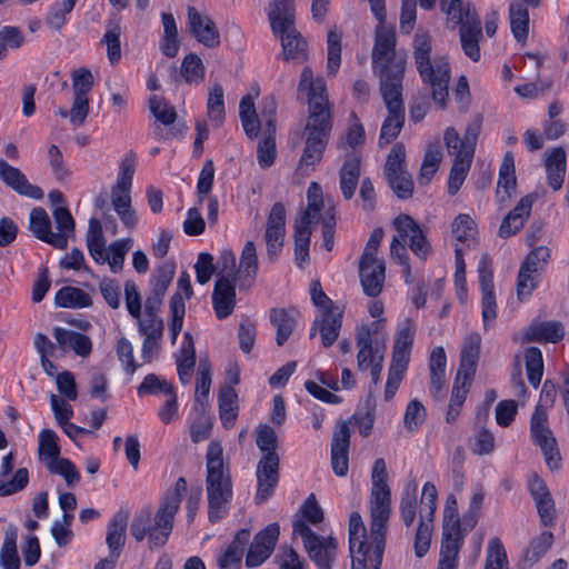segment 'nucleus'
Returning a JSON list of instances; mask_svg holds the SVG:
<instances>
[{"instance_id":"nucleus-6","label":"nucleus","mask_w":569,"mask_h":569,"mask_svg":"<svg viewBox=\"0 0 569 569\" xmlns=\"http://www.w3.org/2000/svg\"><path fill=\"white\" fill-rule=\"evenodd\" d=\"M372 488L370 493V538L377 556L373 569H378L381 562L385 533L391 513V492L387 483V470L383 459H377L372 469Z\"/></svg>"},{"instance_id":"nucleus-45","label":"nucleus","mask_w":569,"mask_h":569,"mask_svg":"<svg viewBox=\"0 0 569 569\" xmlns=\"http://www.w3.org/2000/svg\"><path fill=\"white\" fill-rule=\"evenodd\" d=\"M250 538V533L248 530H241L237 533L233 541L228 546L224 552L218 558V567L219 569H239L241 559L243 556V550L248 540Z\"/></svg>"},{"instance_id":"nucleus-1","label":"nucleus","mask_w":569,"mask_h":569,"mask_svg":"<svg viewBox=\"0 0 569 569\" xmlns=\"http://www.w3.org/2000/svg\"><path fill=\"white\" fill-rule=\"evenodd\" d=\"M298 91L307 98L309 116L305 128L306 144L297 174L307 177L322 158L331 129L330 109L326 81L322 77L315 76L310 67L303 68Z\"/></svg>"},{"instance_id":"nucleus-39","label":"nucleus","mask_w":569,"mask_h":569,"mask_svg":"<svg viewBox=\"0 0 569 569\" xmlns=\"http://www.w3.org/2000/svg\"><path fill=\"white\" fill-rule=\"evenodd\" d=\"M565 336V328L558 321H535L525 332L527 341L557 343Z\"/></svg>"},{"instance_id":"nucleus-59","label":"nucleus","mask_w":569,"mask_h":569,"mask_svg":"<svg viewBox=\"0 0 569 569\" xmlns=\"http://www.w3.org/2000/svg\"><path fill=\"white\" fill-rule=\"evenodd\" d=\"M526 369L529 382L537 388L543 375V361L540 349L531 347L525 352Z\"/></svg>"},{"instance_id":"nucleus-16","label":"nucleus","mask_w":569,"mask_h":569,"mask_svg":"<svg viewBox=\"0 0 569 569\" xmlns=\"http://www.w3.org/2000/svg\"><path fill=\"white\" fill-rule=\"evenodd\" d=\"M277 102L272 97L262 101L259 116L257 114L253 97L244 96L239 104V116L242 127L249 137H257L260 129L268 128V131H276L274 114Z\"/></svg>"},{"instance_id":"nucleus-44","label":"nucleus","mask_w":569,"mask_h":569,"mask_svg":"<svg viewBox=\"0 0 569 569\" xmlns=\"http://www.w3.org/2000/svg\"><path fill=\"white\" fill-rule=\"evenodd\" d=\"M86 240L91 258L97 263H106V261L109 259V248H106L102 227L98 219H90Z\"/></svg>"},{"instance_id":"nucleus-36","label":"nucleus","mask_w":569,"mask_h":569,"mask_svg":"<svg viewBox=\"0 0 569 569\" xmlns=\"http://www.w3.org/2000/svg\"><path fill=\"white\" fill-rule=\"evenodd\" d=\"M258 273V256L257 248L253 241H247L242 248L239 269L238 281L240 288H250Z\"/></svg>"},{"instance_id":"nucleus-12","label":"nucleus","mask_w":569,"mask_h":569,"mask_svg":"<svg viewBox=\"0 0 569 569\" xmlns=\"http://www.w3.org/2000/svg\"><path fill=\"white\" fill-rule=\"evenodd\" d=\"M383 231L376 229L371 233L359 262V276L366 295L377 297L385 281V263L377 258Z\"/></svg>"},{"instance_id":"nucleus-64","label":"nucleus","mask_w":569,"mask_h":569,"mask_svg":"<svg viewBox=\"0 0 569 569\" xmlns=\"http://www.w3.org/2000/svg\"><path fill=\"white\" fill-rule=\"evenodd\" d=\"M485 569H509L507 553L499 538H492L488 542Z\"/></svg>"},{"instance_id":"nucleus-26","label":"nucleus","mask_w":569,"mask_h":569,"mask_svg":"<svg viewBox=\"0 0 569 569\" xmlns=\"http://www.w3.org/2000/svg\"><path fill=\"white\" fill-rule=\"evenodd\" d=\"M350 445V429L346 421L337 423L331 441V466L338 477L348 472V450Z\"/></svg>"},{"instance_id":"nucleus-4","label":"nucleus","mask_w":569,"mask_h":569,"mask_svg":"<svg viewBox=\"0 0 569 569\" xmlns=\"http://www.w3.org/2000/svg\"><path fill=\"white\" fill-rule=\"evenodd\" d=\"M186 491L187 481L181 477L176 481L173 489L164 496L153 517L147 510L136 515L130 526L132 537L137 541L148 538L150 548L164 546L173 529V520Z\"/></svg>"},{"instance_id":"nucleus-46","label":"nucleus","mask_w":569,"mask_h":569,"mask_svg":"<svg viewBox=\"0 0 569 569\" xmlns=\"http://www.w3.org/2000/svg\"><path fill=\"white\" fill-rule=\"evenodd\" d=\"M58 440V435L51 429H42L38 435V457L46 468L61 458Z\"/></svg>"},{"instance_id":"nucleus-30","label":"nucleus","mask_w":569,"mask_h":569,"mask_svg":"<svg viewBox=\"0 0 569 569\" xmlns=\"http://www.w3.org/2000/svg\"><path fill=\"white\" fill-rule=\"evenodd\" d=\"M529 490L542 523L545 526L552 525L556 517V508L545 481L537 476L531 477L529 480Z\"/></svg>"},{"instance_id":"nucleus-20","label":"nucleus","mask_w":569,"mask_h":569,"mask_svg":"<svg viewBox=\"0 0 569 569\" xmlns=\"http://www.w3.org/2000/svg\"><path fill=\"white\" fill-rule=\"evenodd\" d=\"M187 24L190 34H192L199 43L207 48H216L220 44V33L216 23L204 11L189 6L187 8Z\"/></svg>"},{"instance_id":"nucleus-28","label":"nucleus","mask_w":569,"mask_h":569,"mask_svg":"<svg viewBox=\"0 0 569 569\" xmlns=\"http://www.w3.org/2000/svg\"><path fill=\"white\" fill-rule=\"evenodd\" d=\"M0 180L20 194L32 199L43 197L41 188L31 184L20 169L12 167L2 158H0Z\"/></svg>"},{"instance_id":"nucleus-41","label":"nucleus","mask_w":569,"mask_h":569,"mask_svg":"<svg viewBox=\"0 0 569 569\" xmlns=\"http://www.w3.org/2000/svg\"><path fill=\"white\" fill-rule=\"evenodd\" d=\"M360 156L352 151L346 154L340 171V189L346 199L352 198L360 178Z\"/></svg>"},{"instance_id":"nucleus-17","label":"nucleus","mask_w":569,"mask_h":569,"mask_svg":"<svg viewBox=\"0 0 569 569\" xmlns=\"http://www.w3.org/2000/svg\"><path fill=\"white\" fill-rule=\"evenodd\" d=\"M268 20L272 33L280 39L284 49L291 52L290 39H295V3L293 0H271L268 7Z\"/></svg>"},{"instance_id":"nucleus-47","label":"nucleus","mask_w":569,"mask_h":569,"mask_svg":"<svg viewBox=\"0 0 569 569\" xmlns=\"http://www.w3.org/2000/svg\"><path fill=\"white\" fill-rule=\"evenodd\" d=\"M18 528L9 525L4 531V540L0 550V565L3 569H20L17 552Z\"/></svg>"},{"instance_id":"nucleus-29","label":"nucleus","mask_w":569,"mask_h":569,"mask_svg":"<svg viewBox=\"0 0 569 569\" xmlns=\"http://www.w3.org/2000/svg\"><path fill=\"white\" fill-rule=\"evenodd\" d=\"M533 201L535 197L532 194H527L518 201L516 207L502 220L499 228L500 237L509 238L523 228L531 213Z\"/></svg>"},{"instance_id":"nucleus-19","label":"nucleus","mask_w":569,"mask_h":569,"mask_svg":"<svg viewBox=\"0 0 569 569\" xmlns=\"http://www.w3.org/2000/svg\"><path fill=\"white\" fill-rule=\"evenodd\" d=\"M134 319L137 320L138 331L143 337L141 357L146 362H150L160 348L163 321L157 313H142Z\"/></svg>"},{"instance_id":"nucleus-34","label":"nucleus","mask_w":569,"mask_h":569,"mask_svg":"<svg viewBox=\"0 0 569 569\" xmlns=\"http://www.w3.org/2000/svg\"><path fill=\"white\" fill-rule=\"evenodd\" d=\"M441 10L447 17L448 24L453 28L472 27L473 22H480L477 13L471 9L469 3H463L461 0H442Z\"/></svg>"},{"instance_id":"nucleus-42","label":"nucleus","mask_w":569,"mask_h":569,"mask_svg":"<svg viewBox=\"0 0 569 569\" xmlns=\"http://www.w3.org/2000/svg\"><path fill=\"white\" fill-rule=\"evenodd\" d=\"M176 361L181 383L188 385L191 381L196 363V350L190 332L183 333L182 346L176 356Z\"/></svg>"},{"instance_id":"nucleus-57","label":"nucleus","mask_w":569,"mask_h":569,"mask_svg":"<svg viewBox=\"0 0 569 569\" xmlns=\"http://www.w3.org/2000/svg\"><path fill=\"white\" fill-rule=\"evenodd\" d=\"M462 520L460 519H443L442 525V543L440 550L460 551L462 546V533H461Z\"/></svg>"},{"instance_id":"nucleus-52","label":"nucleus","mask_w":569,"mask_h":569,"mask_svg":"<svg viewBox=\"0 0 569 569\" xmlns=\"http://www.w3.org/2000/svg\"><path fill=\"white\" fill-rule=\"evenodd\" d=\"M91 302V298L88 293L74 287H63L54 297V303L60 308H84L89 307Z\"/></svg>"},{"instance_id":"nucleus-55","label":"nucleus","mask_w":569,"mask_h":569,"mask_svg":"<svg viewBox=\"0 0 569 569\" xmlns=\"http://www.w3.org/2000/svg\"><path fill=\"white\" fill-rule=\"evenodd\" d=\"M459 37L465 54L472 61H478L480 59L481 23L473 22L472 27L460 28Z\"/></svg>"},{"instance_id":"nucleus-49","label":"nucleus","mask_w":569,"mask_h":569,"mask_svg":"<svg viewBox=\"0 0 569 569\" xmlns=\"http://www.w3.org/2000/svg\"><path fill=\"white\" fill-rule=\"evenodd\" d=\"M481 347V337L477 332L467 335L462 342L460 367L458 370L475 372Z\"/></svg>"},{"instance_id":"nucleus-62","label":"nucleus","mask_w":569,"mask_h":569,"mask_svg":"<svg viewBox=\"0 0 569 569\" xmlns=\"http://www.w3.org/2000/svg\"><path fill=\"white\" fill-rule=\"evenodd\" d=\"M270 319L277 328V343L281 346L292 333L295 318L283 309H273Z\"/></svg>"},{"instance_id":"nucleus-43","label":"nucleus","mask_w":569,"mask_h":569,"mask_svg":"<svg viewBox=\"0 0 569 569\" xmlns=\"http://www.w3.org/2000/svg\"><path fill=\"white\" fill-rule=\"evenodd\" d=\"M547 179L552 190L561 189L566 174V152L562 148H553L545 161Z\"/></svg>"},{"instance_id":"nucleus-60","label":"nucleus","mask_w":569,"mask_h":569,"mask_svg":"<svg viewBox=\"0 0 569 569\" xmlns=\"http://www.w3.org/2000/svg\"><path fill=\"white\" fill-rule=\"evenodd\" d=\"M77 1L61 0L53 3L46 17V23L54 30H60L66 24L67 17L73 10Z\"/></svg>"},{"instance_id":"nucleus-25","label":"nucleus","mask_w":569,"mask_h":569,"mask_svg":"<svg viewBox=\"0 0 569 569\" xmlns=\"http://www.w3.org/2000/svg\"><path fill=\"white\" fill-rule=\"evenodd\" d=\"M349 550L352 562L360 560L371 567L376 562L377 556L373 553L375 559H371V546L367 542L366 527L358 512H352L349 518Z\"/></svg>"},{"instance_id":"nucleus-10","label":"nucleus","mask_w":569,"mask_h":569,"mask_svg":"<svg viewBox=\"0 0 569 569\" xmlns=\"http://www.w3.org/2000/svg\"><path fill=\"white\" fill-rule=\"evenodd\" d=\"M137 157L127 152L120 163L116 183L111 188V204L121 222L130 230L138 224L137 212L131 207V188L136 172Z\"/></svg>"},{"instance_id":"nucleus-63","label":"nucleus","mask_w":569,"mask_h":569,"mask_svg":"<svg viewBox=\"0 0 569 569\" xmlns=\"http://www.w3.org/2000/svg\"><path fill=\"white\" fill-rule=\"evenodd\" d=\"M181 76L190 84H198L204 78L202 60L194 53L187 54L181 63Z\"/></svg>"},{"instance_id":"nucleus-40","label":"nucleus","mask_w":569,"mask_h":569,"mask_svg":"<svg viewBox=\"0 0 569 569\" xmlns=\"http://www.w3.org/2000/svg\"><path fill=\"white\" fill-rule=\"evenodd\" d=\"M53 337L63 351L73 350L78 356L87 357L92 350L90 338L80 332L64 328H56L53 330Z\"/></svg>"},{"instance_id":"nucleus-35","label":"nucleus","mask_w":569,"mask_h":569,"mask_svg":"<svg viewBox=\"0 0 569 569\" xmlns=\"http://www.w3.org/2000/svg\"><path fill=\"white\" fill-rule=\"evenodd\" d=\"M189 429L192 442L198 443L210 437L212 429V418L208 413V405L199 401L193 405L189 418Z\"/></svg>"},{"instance_id":"nucleus-9","label":"nucleus","mask_w":569,"mask_h":569,"mask_svg":"<svg viewBox=\"0 0 569 569\" xmlns=\"http://www.w3.org/2000/svg\"><path fill=\"white\" fill-rule=\"evenodd\" d=\"M393 226L397 234L393 237L390 244L391 257L403 267L406 281H409L410 266L405 244L420 259H426L429 256L431 247L422 229L410 216H398L393 220Z\"/></svg>"},{"instance_id":"nucleus-54","label":"nucleus","mask_w":569,"mask_h":569,"mask_svg":"<svg viewBox=\"0 0 569 569\" xmlns=\"http://www.w3.org/2000/svg\"><path fill=\"white\" fill-rule=\"evenodd\" d=\"M400 516L406 527H411L417 519V483L415 481L408 483L400 499Z\"/></svg>"},{"instance_id":"nucleus-23","label":"nucleus","mask_w":569,"mask_h":569,"mask_svg":"<svg viewBox=\"0 0 569 569\" xmlns=\"http://www.w3.org/2000/svg\"><path fill=\"white\" fill-rule=\"evenodd\" d=\"M280 535V528L277 522L268 525L259 531L251 542L247 557V567H257L264 562L272 553Z\"/></svg>"},{"instance_id":"nucleus-8","label":"nucleus","mask_w":569,"mask_h":569,"mask_svg":"<svg viewBox=\"0 0 569 569\" xmlns=\"http://www.w3.org/2000/svg\"><path fill=\"white\" fill-rule=\"evenodd\" d=\"M372 64L380 78V89L386 82L392 83L396 79L398 87H401L406 60L396 56V33L386 22H378L376 28Z\"/></svg>"},{"instance_id":"nucleus-24","label":"nucleus","mask_w":569,"mask_h":569,"mask_svg":"<svg viewBox=\"0 0 569 569\" xmlns=\"http://www.w3.org/2000/svg\"><path fill=\"white\" fill-rule=\"evenodd\" d=\"M279 457L277 453L264 455L257 466L258 489L256 502L262 503L273 493L279 479Z\"/></svg>"},{"instance_id":"nucleus-11","label":"nucleus","mask_w":569,"mask_h":569,"mask_svg":"<svg viewBox=\"0 0 569 569\" xmlns=\"http://www.w3.org/2000/svg\"><path fill=\"white\" fill-rule=\"evenodd\" d=\"M416 333V325L410 319L399 323L392 346V358L388 370L385 398L390 400L396 395L408 369Z\"/></svg>"},{"instance_id":"nucleus-13","label":"nucleus","mask_w":569,"mask_h":569,"mask_svg":"<svg viewBox=\"0 0 569 569\" xmlns=\"http://www.w3.org/2000/svg\"><path fill=\"white\" fill-rule=\"evenodd\" d=\"M380 90L388 109L379 136V144L382 147L392 142L400 133L405 123V108L401 87H398L397 80L392 83L386 82Z\"/></svg>"},{"instance_id":"nucleus-2","label":"nucleus","mask_w":569,"mask_h":569,"mask_svg":"<svg viewBox=\"0 0 569 569\" xmlns=\"http://www.w3.org/2000/svg\"><path fill=\"white\" fill-rule=\"evenodd\" d=\"M307 208L295 223V258L298 267L302 268L309 261L311 233L317 223L321 222L322 246L331 251L335 246V206L331 200H325L322 189L317 182H311L307 191Z\"/></svg>"},{"instance_id":"nucleus-61","label":"nucleus","mask_w":569,"mask_h":569,"mask_svg":"<svg viewBox=\"0 0 569 569\" xmlns=\"http://www.w3.org/2000/svg\"><path fill=\"white\" fill-rule=\"evenodd\" d=\"M553 536L549 531H543L533 538L523 553L525 561L530 565L537 562L551 547Z\"/></svg>"},{"instance_id":"nucleus-33","label":"nucleus","mask_w":569,"mask_h":569,"mask_svg":"<svg viewBox=\"0 0 569 569\" xmlns=\"http://www.w3.org/2000/svg\"><path fill=\"white\" fill-rule=\"evenodd\" d=\"M472 379V372L458 370L451 391L450 402L448 406L446 417L447 422H453L457 420L460 413V408L462 407L469 392Z\"/></svg>"},{"instance_id":"nucleus-3","label":"nucleus","mask_w":569,"mask_h":569,"mask_svg":"<svg viewBox=\"0 0 569 569\" xmlns=\"http://www.w3.org/2000/svg\"><path fill=\"white\" fill-rule=\"evenodd\" d=\"M413 60L423 84L428 86L435 104L447 108L448 86L451 79V66L447 54L433 50L432 38L423 31H417L413 40Z\"/></svg>"},{"instance_id":"nucleus-38","label":"nucleus","mask_w":569,"mask_h":569,"mask_svg":"<svg viewBox=\"0 0 569 569\" xmlns=\"http://www.w3.org/2000/svg\"><path fill=\"white\" fill-rule=\"evenodd\" d=\"M128 527V516L123 512H117L107 528L106 542L109 548V555L119 558L126 543Z\"/></svg>"},{"instance_id":"nucleus-53","label":"nucleus","mask_w":569,"mask_h":569,"mask_svg":"<svg viewBox=\"0 0 569 569\" xmlns=\"http://www.w3.org/2000/svg\"><path fill=\"white\" fill-rule=\"evenodd\" d=\"M471 160L470 149H465L460 158L453 160V164L451 167L448 179V192L450 194H456L461 188L470 169Z\"/></svg>"},{"instance_id":"nucleus-51","label":"nucleus","mask_w":569,"mask_h":569,"mask_svg":"<svg viewBox=\"0 0 569 569\" xmlns=\"http://www.w3.org/2000/svg\"><path fill=\"white\" fill-rule=\"evenodd\" d=\"M510 27L513 37L519 42H525L528 37L529 30V12L527 8L516 1L509 8Z\"/></svg>"},{"instance_id":"nucleus-18","label":"nucleus","mask_w":569,"mask_h":569,"mask_svg":"<svg viewBox=\"0 0 569 569\" xmlns=\"http://www.w3.org/2000/svg\"><path fill=\"white\" fill-rule=\"evenodd\" d=\"M530 432L533 442L541 448L549 468H558L559 452L556 448V439L548 426V413L541 407H536L531 416Z\"/></svg>"},{"instance_id":"nucleus-32","label":"nucleus","mask_w":569,"mask_h":569,"mask_svg":"<svg viewBox=\"0 0 569 569\" xmlns=\"http://www.w3.org/2000/svg\"><path fill=\"white\" fill-rule=\"evenodd\" d=\"M29 229L38 239L57 249H63V239L61 234H53L51 231V221L44 209L34 208L31 210L29 217Z\"/></svg>"},{"instance_id":"nucleus-37","label":"nucleus","mask_w":569,"mask_h":569,"mask_svg":"<svg viewBox=\"0 0 569 569\" xmlns=\"http://www.w3.org/2000/svg\"><path fill=\"white\" fill-rule=\"evenodd\" d=\"M517 181L515 176V159L511 152H507L503 157L499 170V179L497 186V199L501 204L507 203L516 192Z\"/></svg>"},{"instance_id":"nucleus-31","label":"nucleus","mask_w":569,"mask_h":569,"mask_svg":"<svg viewBox=\"0 0 569 569\" xmlns=\"http://www.w3.org/2000/svg\"><path fill=\"white\" fill-rule=\"evenodd\" d=\"M212 305L218 319L231 315L236 305V289L230 279L221 277L216 281Z\"/></svg>"},{"instance_id":"nucleus-27","label":"nucleus","mask_w":569,"mask_h":569,"mask_svg":"<svg viewBox=\"0 0 569 569\" xmlns=\"http://www.w3.org/2000/svg\"><path fill=\"white\" fill-rule=\"evenodd\" d=\"M342 316L343 308H337L335 311L327 313H319L316 316L310 328V337L319 332L322 346L326 348L332 346L339 337Z\"/></svg>"},{"instance_id":"nucleus-56","label":"nucleus","mask_w":569,"mask_h":569,"mask_svg":"<svg viewBox=\"0 0 569 569\" xmlns=\"http://www.w3.org/2000/svg\"><path fill=\"white\" fill-rule=\"evenodd\" d=\"M207 113L209 119L218 127L221 126L224 120V97L223 88L219 83H214L209 89L207 100Z\"/></svg>"},{"instance_id":"nucleus-7","label":"nucleus","mask_w":569,"mask_h":569,"mask_svg":"<svg viewBox=\"0 0 569 569\" xmlns=\"http://www.w3.org/2000/svg\"><path fill=\"white\" fill-rule=\"evenodd\" d=\"M357 368L360 372L369 371L371 381L377 385L383 369L388 333L385 320L360 323L356 328Z\"/></svg>"},{"instance_id":"nucleus-58","label":"nucleus","mask_w":569,"mask_h":569,"mask_svg":"<svg viewBox=\"0 0 569 569\" xmlns=\"http://www.w3.org/2000/svg\"><path fill=\"white\" fill-rule=\"evenodd\" d=\"M476 234L475 221L468 214H459L452 222V236L461 246L471 247Z\"/></svg>"},{"instance_id":"nucleus-48","label":"nucleus","mask_w":569,"mask_h":569,"mask_svg":"<svg viewBox=\"0 0 569 569\" xmlns=\"http://www.w3.org/2000/svg\"><path fill=\"white\" fill-rule=\"evenodd\" d=\"M442 157V150L438 142H431L427 146L418 177L420 183L427 184L431 181L439 169Z\"/></svg>"},{"instance_id":"nucleus-15","label":"nucleus","mask_w":569,"mask_h":569,"mask_svg":"<svg viewBox=\"0 0 569 569\" xmlns=\"http://www.w3.org/2000/svg\"><path fill=\"white\" fill-rule=\"evenodd\" d=\"M437 499L438 491L436 486L432 482H426L422 487L419 526L415 537V552L419 558L423 557L430 548Z\"/></svg>"},{"instance_id":"nucleus-22","label":"nucleus","mask_w":569,"mask_h":569,"mask_svg":"<svg viewBox=\"0 0 569 569\" xmlns=\"http://www.w3.org/2000/svg\"><path fill=\"white\" fill-rule=\"evenodd\" d=\"M479 281L482 293V322L487 330L495 323L497 318V303L493 287V276L490 261L482 257L478 264Z\"/></svg>"},{"instance_id":"nucleus-50","label":"nucleus","mask_w":569,"mask_h":569,"mask_svg":"<svg viewBox=\"0 0 569 569\" xmlns=\"http://www.w3.org/2000/svg\"><path fill=\"white\" fill-rule=\"evenodd\" d=\"M238 397L231 387H226L219 395V416L226 429L231 428L238 416Z\"/></svg>"},{"instance_id":"nucleus-21","label":"nucleus","mask_w":569,"mask_h":569,"mask_svg":"<svg viewBox=\"0 0 569 569\" xmlns=\"http://www.w3.org/2000/svg\"><path fill=\"white\" fill-rule=\"evenodd\" d=\"M286 236V208L282 203L277 202L272 206L268 216L264 242L267 254L273 261L280 253Z\"/></svg>"},{"instance_id":"nucleus-5","label":"nucleus","mask_w":569,"mask_h":569,"mask_svg":"<svg viewBox=\"0 0 569 569\" xmlns=\"http://www.w3.org/2000/svg\"><path fill=\"white\" fill-rule=\"evenodd\" d=\"M206 471L208 517L211 522H217L228 513L232 500V479L223 460L222 446L218 441L208 445Z\"/></svg>"},{"instance_id":"nucleus-14","label":"nucleus","mask_w":569,"mask_h":569,"mask_svg":"<svg viewBox=\"0 0 569 569\" xmlns=\"http://www.w3.org/2000/svg\"><path fill=\"white\" fill-rule=\"evenodd\" d=\"M292 530L295 536L302 538L305 548L318 569H331L337 555L336 539L332 537L320 538L308 527L303 519L295 520Z\"/></svg>"}]
</instances>
